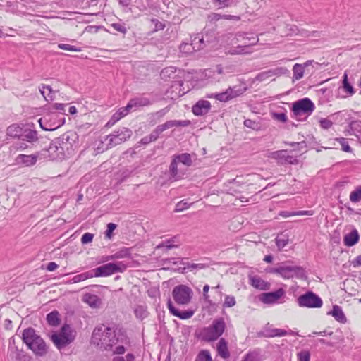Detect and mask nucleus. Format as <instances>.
<instances>
[{"label": "nucleus", "instance_id": "f257e3e1", "mask_svg": "<svg viewBox=\"0 0 361 361\" xmlns=\"http://www.w3.org/2000/svg\"><path fill=\"white\" fill-rule=\"evenodd\" d=\"M228 39L233 45L227 54L230 55H243L251 52L250 47L257 44L259 39L257 37H248L247 34L239 32L235 34H229Z\"/></svg>", "mask_w": 361, "mask_h": 361}, {"label": "nucleus", "instance_id": "f03ea898", "mask_svg": "<svg viewBox=\"0 0 361 361\" xmlns=\"http://www.w3.org/2000/svg\"><path fill=\"white\" fill-rule=\"evenodd\" d=\"M23 342L36 355L43 356L47 353V347L44 340L32 328L26 329L22 334Z\"/></svg>", "mask_w": 361, "mask_h": 361}, {"label": "nucleus", "instance_id": "7ed1b4c3", "mask_svg": "<svg viewBox=\"0 0 361 361\" xmlns=\"http://www.w3.org/2000/svg\"><path fill=\"white\" fill-rule=\"evenodd\" d=\"M92 341L104 350H110L115 343L114 334L110 328L104 325L99 326L92 333Z\"/></svg>", "mask_w": 361, "mask_h": 361}, {"label": "nucleus", "instance_id": "20e7f679", "mask_svg": "<svg viewBox=\"0 0 361 361\" xmlns=\"http://www.w3.org/2000/svg\"><path fill=\"white\" fill-rule=\"evenodd\" d=\"M171 295L173 300L178 305L186 307L191 303L194 293L189 286L179 284L173 288Z\"/></svg>", "mask_w": 361, "mask_h": 361}, {"label": "nucleus", "instance_id": "39448f33", "mask_svg": "<svg viewBox=\"0 0 361 361\" xmlns=\"http://www.w3.org/2000/svg\"><path fill=\"white\" fill-rule=\"evenodd\" d=\"M75 332L69 325H64L59 331L51 334V339L57 348L61 349L73 342Z\"/></svg>", "mask_w": 361, "mask_h": 361}, {"label": "nucleus", "instance_id": "423d86ee", "mask_svg": "<svg viewBox=\"0 0 361 361\" xmlns=\"http://www.w3.org/2000/svg\"><path fill=\"white\" fill-rule=\"evenodd\" d=\"M224 330L225 322L223 319H215L212 325L202 329V338L209 342L216 341L223 334Z\"/></svg>", "mask_w": 361, "mask_h": 361}, {"label": "nucleus", "instance_id": "0eeeda50", "mask_svg": "<svg viewBox=\"0 0 361 361\" xmlns=\"http://www.w3.org/2000/svg\"><path fill=\"white\" fill-rule=\"evenodd\" d=\"M124 269L125 267L121 262L108 263L93 269V275L95 277H105L117 272H123Z\"/></svg>", "mask_w": 361, "mask_h": 361}, {"label": "nucleus", "instance_id": "6e6552de", "mask_svg": "<svg viewBox=\"0 0 361 361\" xmlns=\"http://www.w3.org/2000/svg\"><path fill=\"white\" fill-rule=\"evenodd\" d=\"M315 109L314 103L309 98H303L293 103L292 111L295 116L312 114Z\"/></svg>", "mask_w": 361, "mask_h": 361}, {"label": "nucleus", "instance_id": "1a4fd4ad", "mask_svg": "<svg viewBox=\"0 0 361 361\" xmlns=\"http://www.w3.org/2000/svg\"><path fill=\"white\" fill-rule=\"evenodd\" d=\"M298 301L300 307L310 308L321 307L323 305L322 299L312 292H309L300 296Z\"/></svg>", "mask_w": 361, "mask_h": 361}, {"label": "nucleus", "instance_id": "9d476101", "mask_svg": "<svg viewBox=\"0 0 361 361\" xmlns=\"http://www.w3.org/2000/svg\"><path fill=\"white\" fill-rule=\"evenodd\" d=\"M243 94L240 90H235L233 88H228L225 92L216 94H208L207 97L209 99H216L222 102H228L235 98Z\"/></svg>", "mask_w": 361, "mask_h": 361}, {"label": "nucleus", "instance_id": "9b49d317", "mask_svg": "<svg viewBox=\"0 0 361 361\" xmlns=\"http://www.w3.org/2000/svg\"><path fill=\"white\" fill-rule=\"evenodd\" d=\"M286 294V291L283 288H279L276 291L264 293L259 296V300L264 304L276 303Z\"/></svg>", "mask_w": 361, "mask_h": 361}, {"label": "nucleus", "instance_id": "f8f14e48", "mask_svg": "<svg viewBox=\"0 0 361 361\" xmlns=\"http://www.w3.org/2000/svg\"><path fill=\"white\" fill-rule=\"evenodd\" d=\"M167 307H168L169 312L172 315H173L176 317H178L180 319H183V320L188 319L191 318L195 314V310H183V311L179 310L178 308H176L174 306L172 301L170 300L167 302Z\"/></svg>", "mask_w": 361, "mask_h": 361}, {"label": "nucleus", "instance_id": "ddd939ff", "mask_svg": "<svg viewBox=\"0 0 361 361\" xmlns=\"http://www.w3.org/2000/svg\"><path fill=\"white\" fill-rule=\"evenodd\" d=\"M269 157L276 160L280 164H293L295 159L288 154L286 150H278L269 154Z\"/></svg>", "mask_w": 361, "mask_h": 361}, {"label": "nucleus", "instance_id": "4468645a", "mask_svg": "<svg viewBox=\"0 0 361 361\" xmlns=\"http://www.w3.org/2000/svg\"><path fill=\"white\" fill-rule=\"evenodd\" d=\"M197 38H195L192 43H183L180 46V50L182 53L185 54H190L195 51L202 49V44L204 43L203 38H199L196 42Z\"/></svg>", "mask_w": 361, "mask_h": 361}, {"label": "nucleus", "instance_id": "2eb2a0df", "mask_svg": "<svg viewBox=\"0 0 361 361\" xmlns=\"http://www.w3.org/2000/svg\"><path fill=\"white\" fill-rule=\"evenodd\" d=\"M211 103L204 99L197 101L192 107V112L197 116L207 114L211 109Z\"/></svg>", "mask_w": 361, "mask_h": 361}, {"label": "nucleus", "instance_id": "dca6fc26", "mask_svg": "<svg viewBox=\"0 0 361 361\" xmlns=\"http://www.w3.org/2000/svg\"><path fill=\"white\" fill-rule=\"evenodd\" d=\"M302 271L299 267H282L276 269V273L283 279H288L302 273Z\"/></svg>", "mask_w": 361, "mask_h": 361}, {"label": "nucleus", "instance_id": "f3484780", "mask_svg": "<svg viewBox=\"0 0 361 361\" xmlns=\"http://www.w3.org/2000/svg\"><path fill=\"white\" fill-rule=\"evenodd\" d=\"M82 301L93 309L99 308L102 306V300L94 294L85 293L82 295Z\"/></svg>", "mask_w": 361, "mask_h": 361}, {"label": "nucleus", "instance_id": "a211bd4d", "mask_svg": "<svg viewBox=\"0 0 361 361\" xmlns=\"http://www.w3.org/2000/svg\"><path fill=\"white\" fill-rule=\"evenodd\" d=\"M248 279L250 284L256 289L260 290H267L270 288V283L263 280L259 276H249Z\"/></svg>", "mask_w": 361, "mask_h": 361}, {"label": "nucleus", "instance_id": "6ab92c4d", "mask_svg": "<svg viewBox=\"0 0 361 361\" xmlns=\"http://www.w3.org/2000/svg\"><path fill=\"white\" fill-rule=\"evenodd\" d=\"M38 156L35 154H19L17 156L16 161L17 164L23 166H31L36 164Z\"/></svg>", "mask_w": 361, "mask_h": 361}, {"label": "nucleus", "instance_id": "aec40b11", "mask_svg": "<svg viewBox=\"0 0 361 361\" xmlns=\"http://www.w3.org/2000/svg\"><path fill=\"white\" fill-rule=\"evenodd\" d=\"M360 240L358 231L354 228L351 232L343 237V243L345 246L352 247L357 244Z\"/></svg>", "mask_w": 361, "mask_h": 361}, {"label": "nucleus", "instance_id": "412c9836", "mask_svg": "<svg viewBox=\"0 0 361 361\" xmlns=\"http://www.w3.org/2000/svg\"><path fill=\"white\" fill-rule=\"evenodd\" d=\"M216 350L218 355L224 359H227L230 357V352L228 348V343L223 338L219 341L216 345Z\"/></svg>", "mask_w": 361, "mask_h": 361}, {"label": "nucleus", "instance_id": "4be33fe9", "mask_svg": "<svg viewBox=\"0 0 361 361\" xmlns=\"http://www.w3.org/2000/svg\"><path fill=\"white\" fill-rule=\"evenodd\" d=\"M331 314L334 317V319L341 323L345 324L347 322V318L341 307L338 305H334Z\"/></svg>", "mask_w": 361, "mask_h": 361}, {"label": "nucleus", "instance_id": "5701e85b", "mask_svg": "<svg viewBox=\"0 0 361 361\" xmlns=\"http://www.w3.org/2000/svg\"><path fill=\"white\" fill-rule=\"evenodd\" d=\"M23 133V128L18 124L14 123L9 126L6 129V135L7 136L16 138L20 137V136Z\"/></svg>", "mask_w": 361, "mask_h": 361}, {"label": "nucleus", "instance_id": "b1692460", "mask_svg": "<svg viewBox=\"0 0 361 361\" xmlns=\"http://www.w3.org/2000/svg\"><path fill=\"white\" fill-rule=\"evenodd\" d=\"M23 136V140H26L29 142H34L37 141L38 137H37V133L36 130H25L23 131L22 135Z\"/></svg>", "mask_w": 361, "mask_h": 361}, {"label": "nucleus", "instance_id": "393cba45", "mask_svg": "<svg viewBox=\"0 0 361 361\" xmlns=\"http://www.w3.org/2000/svg\"><path fill=\"white\" fill-rule=\"evenodd\" d=\"M305 68L300 63H295L293 68V78L296 80H300L304 76Z\"/></svg>", "mask_w": 361, "mask_h": 361}, {"label": "nucleus", "instance_id": "a878e982", "mask_svg": "<svg viewBox=\"0 0 361 361\" xmlns=\"http://www.w3.org/2000/svg\"><path fill=\"white\" fill-rule=\"evenodd\" d=\"M49 324L56 326L59 324V314L57 311H52L47 315Z\"/></svg>", "mask_w": 361, "mask_h": 361}, {"label": "nucleus", "instance_id": "bb28decb", "mask_svg": "<svg viewBox=\"0 0 361 361\" xmlns=\"http://www.w3.org/2000/svg\"><path fill=\"white\" fill-rule=\"evenodd\" d=\"M343 90L345 92H347L350 96H352L355 93L354 88L348 82L347 73H345L343 76Z\"/></svg>", "mask_w": 361, "mask_h": 361}, {"label": "nucleus", "instance_id": "cd10ccee", "mask_svg": "<svg viewBox=\"0 0 361 361\" xmlns=\"http://www.w3.org/2000/svg\"><path fill=\"white\" fill-rule=\"evenodd\" d=\"M131 109L128 108V104L125 107L120 108L112 116L114 121H119L126 116Z\"/></svg>", "mask_w": 361, "mask_h": 361}, {"label": "nucleus", "instance_id": "c85d7f7f", "mask_svg": "<svg viewBox=\"0 0 361 361\" xmlns=\"http://www.w3.org/2000/svg\"><path fill=\"white\" fill-rule=\"evenodd\" d=\"M148 104H149V102L146 99L136 98V99H130L129 101V102L128 103V108H130V109H132V108H133V107L145 106Z\"/></svg>", "mask_w": 361, "mask_h": 361}, {"label": "nucleus", "instance_id": "c756f323", "mask_svg": "<svg viewBox=\"0 0 361 361\" xmlns=\"http://www.w3.org/2000/svg\"><path fill=\"white\" fill-rule=\"evenodd\" d=\"M236 305L235 298L231 295H226L224 297L223 307L230 308L233 307Z\"/></svg>", "mask_w": 361, "mask_h": 361}, {"label": "nucleus", "instance_id": "7c9ffc66", "mask_svg": "<svg viewBox=\"0 0 361 361\" xmlns=\"http://www.w3.org/2000/svg\"><path fill=\"white\" fill-rule=\"evenodd\" d=\"M174 159H176L178 162H181L187 166H190L192 163L190 155L187 153L178 155L175 157Z\"/></svg>", "mask_w": 361, "mask_h": 361}, {"label": "nucleus", "instance_id": "2f4dec72", "mask_svg": "<svg viewBox=\"0 0 361 361\" xmlns=\"http://www.w3.org/2000/svg\"><path fill=\"white\" fill-rule=\"evenodd\" d=\"M350 200L353 203H357L361 200V186L352 191L350 195Z\"/></svg>", "mask_w": 361, "mask_h": 361}, {"label": "nucleus", "instance_id": "473e14b6", "mask_svg": "<svg viewBox=\"0 0 361 361\" xmlns=\"http://www.w3.org/2000/svg\"><path fill=\"white\" fill-rule=\"evenodd\" d=\"M94 276L93 274L90 271L84 272L80 274L76 275L73 278V281L74 283H78L80 281H85L88 279L92 278Z\"/></svg>", "mask_w": 361, "mask_h": 361}, {"label": "nucleus", "instance_id": "72a5a7b5", "mask_svg": "<svg viewBox=\"0 0 361 361\" xmlns=\"http://www.w3.org/2000/svg\"><path fill=\"white\" fill-rule=\"evenodd\" d=\"M40 92L46 100L53 99V97L50 95L52 93V90L50 86L42 85L40 88Z\"/></svg>", "mask_w": 361, "mask_h": 361}, {"label": "nucleus", "instance_id": "f704fd0d", "mask_svg": "<svg viewBox=\"0 0 361 361\" xmlns=\"http://www.w3.org/2000/svg\"><path fill=\"white\" fill-rule=\"evenodd\" d=\"M195 361H212L209 351L206 350L200 351Z\"/></svg>", "mask_w": 361, "mask_h": 361}, {"label": "nucleus", "instance_id": "c9c22d12", "mask_svg": "<svg viewBox=\"0 0 361 361\" xmlns=\"http://www.w3.org/2000/svg\"><path fill=\"white\" fill-rule=\"evenodd\" d=\"M298 361H310V353L307 350H302L297 353Z\"/></svg>", "mask_w": 361, "mask_h": 361}, {"label": "nucleus", "instance_id": "e433bc0d", "mask_svg": "<svg viewBox=\"0 0 361 361\" xmlns=\"http://www.w3.org/2000/svg\"><path fill=\"white\" fill-rule=\"evenodd\" d=\"M169 124L170 125V128L173 127H179V126H188L190 124V121L188 120L185 121H176V120H171L168 121Z\"/></svg>", "mask_w": 361, "mask_h": 361}, {"label": "nucleus", "instance_id": "4c0bfd02", "mask_svg": "<svg viewBox=\"0 0 361 361\" xmlns=\"http://www.w3.org/2000/svg\"><path fill=\"white\" fill-rule=\"evenodd\" d=\"M287 331L281 329H273L270 331V333L269 334V336L270 337H275V336H286Z\"/></svg>", "mask_w": 361, "mask_h": 361}, {"label": "nucleus", "instance_id": "58836bf2", "mask_svg": "<svg viewBox=\"0 0 361 361\" xmlns=\"http://www.w3.org/2000/svg\"><path fill=\"white\" fill-rule=\"evenodd\" d=\"M288 243V238L283 236V237H277L276 239V244L279 249H283L284 247L287 245Z\"/></svg>", "mask_w": 361, "mask_h": 361}, {"label": "nucleus", "instance_id": "ea45409f", "mask_svg": "<svg viewBox=\"0 0 361 361\" xmlns=\"http://www.w3.org/2000/svg\"><path fill=\"white\" fill-rule=\"evenodd\" d=\"M58 47L61 49L69 51H80V48H77L75 46L68 44H59Z\"/></svg>", "mask_w": 361, "mask_h": 361}, {"label": "nucleus", "instance_id": "a19ab883", "mask_svg": "<svg viewBox=\"0 0 361 361\" xmlns=\"http://www.w3.org/2000/svg\"><path fill=\"white\" fill-rule=\"evenodd\" d=\"M337 141L341 145L342 149L344 152H349L351 151L350 147L349 146L348 142L345 138H338Z\"/></svg>", "mask_w": 361, "mask_h": 361}, {"label": "nucleus", "instance_id": "79ce46f5", "mask_svg": "<svg viewBox=\"0 0 361 361\" xmlns=\"http://www.w3.org/2000/svg\"><path fill=\"white\" fill-rule=\"evenodd\" d=\"M116 228V225L114 223H109L107 224V229L105 232L106 238L111 239L114 231Z\"/></svg>", "mask_w": 361, "mask_h": 361}, {"label": "nucleus", "instance_id": "37998d69", "mask_svg": "<svg viewBox=\"0 0 361 361\" xmlns=\"http://www.w3.org/2000/svg\"><path fill=\"white\" fill-rule=\"evenodd\" d=\"M319 125L322 128H323L324 130H327V129H329L332 126L333 123L331 120H329L328 118H321L319 120Z\"/></svg>", "mask_w": 361, "mask_h": 361}, {"label": "nucleus", "instance_id": "c03bdc74", "mask_svg": "<svg viewBox=\"0 0 361 361\" xmlns=\"http://www.w3.org/2000/svg\"><path fill=\"white\" fill-rule=\"evenodd\" d=\"M190 207V204H188L186 202L183 200L178 202L176 205L175 212H182L185 209H187Z\"/></svg>", "mask_w": 361, "mask_h": 361}, {"label": "nucleus", "instance_id": "a18cd8bd", "mask_svg": "<svg viewBox=\"0 0 361 361\" xmlns=\"http://www.w3.org/2000/svg\"><path fill=\"white\" fill-rule=\"evenodd\" d=\"M94 235L90 233H85L81 238V243L82 244H87L91 243L93 240Z\"/></svg>", "mask_w": 361, "mask_h": 361}, {"label": "nucleus", "instance_id": "49530a36", "mask_svg": "<svg viewBox=\"0 0 361 361\" xmlns=\"http://www.w3.org/2000/svg\"><path fill=\"white\" fill-rule=\"evenodd\" d=\"M240 181L237 180L236 179H233L231 181L228 182V185L230 187V190H233V192H236L239 191V185Z\"/></svg>", "mask_w": 361, "mask_h": 361}, {"label": "nucleus", "instance_id": "de8ad7c7", "mask_svg": "<svg viewBox=\"0 0 361 361\" xmlns=\"http://www.w3.org/2000/svg\"><path fill=\"white\" fill-rule=\"evenodd\" d=\"M178 161L176 159H173L170 165V171L173 176H176L178 173Z\"/></svg>", "mask_w": 361, "mask_h": 361}, {"label": "nucleus", "instance_id": "09e8293b", "mask_svg": "<svg viewBox=\"0 0 361 361\" xmlns=\"http://www.w3.org/2000/svg\"><path fill=\"white\" fill-rule=\"evenodd\" d=\"M241 361H258L257 356L253 353L246 354L242 359Z\"/></svg>", "mask_w": 361, "mask_h": 361}, {"label": "nucleus", "instance_id": "8fccbe9b", "mask_svg": "<svg viewBox=\"0 0 361 361\" xmlns=\"http://www.w3.org/2000/svg\"><path fill=\"white\" fill-rule=\"evenodd\" d=\"M314 214L312 210H300L293 212L294 216H312Z\"/></svg>", "mask_w": 361, "mask_h": 361}, {"label": "nucleus", "instance_id": "3c124183", "mask_svg": "<svg viewBox=\"0 0 361 361\" xmlns=\"http://www.w3.org/2000/svg\"><path fill=\"white\" fill-rule=\"evenodd\" d=\"M274 118L283 123L286 122L288 120L287 116L284 113L274 114Z\"/></svg>", "mask_w": 361, "mask_h": 361}, {"label": "nucleus", "instance_id": "603ef678", "mask_svg": "<svg viewBox=\"0 0 361 361\" xmlns=\"http://www.w3.org/2000/svg\"><path fill=\"white\" fill-rule=\"evenodd\" d=\"M171 128L170 125L169 124V122L166 121L164 124L159 125L157 127V131L159 133H162L163 131L166 130V129Z\"/></svg>", "mask_w": 361, "mask_h": 361}, {"label": "nucleus", "instance_id": "864d4df0", "mask_svg": "<svg viewBox=\"0 0 361 361\" xmlns=\"http://www.w3.org/2000/svg\"><path fill=\"white\" fill-rule=\"evenodd\" d=\"M126 352V348L123 345H119L115 348L113 353L115 355H123Z\"/></svg>", "mask_w": 361, "mask_h": 361}, {"label": "nucleus", "instance_id": "5fc2aeb1", "mask_svg": "<svg viewBox=\"0 0 361 361\" xmlns=\"http://www.w3.org/2000/svg\"><path fill=\"white\" fill-rule=\"evenodd\" d=\"M113 27L116 30H117L121 33H123V34H125L127 31L126 28L124 26H123L122 25L118 24V23L113 24Z\"/></svg>", "mask_w": 361, "mask_h": 361}, {"label": "nucleus", "instance_id": "6e6d98bb", "mask_svg": "<svg viewBox=\"0 0 361 361\" xmlns=\"http://www.w3.org/2000/svg\"><path fill=\"white\" fill-rule=\"evenodd\" d=\"M58 268V264L54 262H51L47 264V269L49 271H54Z\"/></svg>", "mask_w": 361, "mask_h": 361}, {"label": "nucleus", "instance_id": "4d7b16f0", "mask_svg": "<svg viewBox=\"0 0 361 361\" xmlns=\"http://www.w3.org/2000/svg\"><path fill=\"white\" fill-rule=\"evenodd\" d=\"M353 265L354 267L361 266V255H358L354 259Z\"/></svg>", "mask_w": 361, "mask_h": 361}, {"label": "nucleus", "instance_id": "13d9d810", "mask_svg": "<svg viewBox=\"0 0 361 361\" xmlns=\"http://www.w3.org/2000/svg\"><path fill=\"white\" fill-rule=\"evenodd\" d=\"M53 108L56 110L63 111L65 109V104L62 103H55L53 105Z\"/></svg>", "mask_w": 361, "mask_h": 361}, {"label": "nucleus", "instance_id": "bf43d9fd", "mask_svg": "<svg viewBox=\"0 0 361 361\" xmlns=\"http://www.w3.org/2000/svg\"><path fill=\"white\" fill-rule=\"evenodd\" d=\"M209 290V286L206 284L203 287V296L205 300H207L209 298L208 292Z\"/></svg>", "mask_w": 361, "mask_h": 361}, {"label": "nucleus", "instance_id": "052dcab7", "mask_svg": "<svg viewBox=\"0 0 361 361\" xmlns=\"http://www.w3.org/2000/svg\"><path fill=\"white\" fill-rule=\"evenodd\" d=\"M280 216H281L283 218H288L290 216H293V212H290L288 211H282L280 212Z\"/></svg>", "mask_w": 361, "mask_h": 361}, {"label": "nucleus", "instance_id": "680f3d73", "mask_svg": "<svg viewBox=\"0 0 361 361\" xmlns=\"http://www.w3.org/2000/svg\"><path fill=\"white\" fill-rule=\"evenodd\" d=\"M197 268L202 269L203 268V266L202 264H191L188 265V269H190V271Z\"/></svg>", "mask_w": 361, "mask_h": 361}, {"label": "nucleus", "instance_id": "e2e57ef3", "mask_svg": "<svg viewBox=\"0 0 361 361\" xmlns=\"http://www.w3.org/2000/svg\"><path fill=\"white\" fill-rule=\"evenodd\" d=\"M164 25L161 23V22H159V21H156V23H155V27H156V30H164Z\"/></svg>", "mask_w": 361, "mask_h": 361}, {"label": "nucleus", "instance_id": "0e129e2a", "mask_svg": "<svg viewBox=\"0 0 361 361\" xmlns=\"http://www.w3.org/2000/svg\"><path fill=\"white\" fill-rule=\"evenodd\" d=\"M153 140H155V138L152 139V137H145L142 139V142L144 144H147Z\"/></svg>", "mask_w": 361, "mask_h": 361}, {"label": "nucleus", "instance_id": "69168bd1", "mask_svg": "<svg viewBox=\"0 0 361 361\" xmlns=\"http://www.w3.org/2000/svg\"><path fill=\"white\" fill-rule=\"evenodd\" d=\"M68 111L72 115L76 114L78 112L76 107L74 106H70Z\"/></svg>", "mask_w": 361, "mask_h": 361}, {"label": "nucleus", "instance_id": "338daca9", "mask_svg": "<svg viewBox=\"0 0 361 361\" xmlns=\"http://www.w3.org/2000/svg\"><path fill=\"white\" fill-rule=\"evenodd\" d=\"M127 361H134L135 357L132 353H128L126 356Z\"/></svg>", "mask_w": 361, "mask_h": 361}, {"label": "nucleus", "instance_id": "774afa93", "mask_svg": "<svg viewBox=\"0 0 361 361\" xmlns=\"http://www.w3.org/2000/svg\"><path fill=\"white\" fill-rule=\"evenodd\" d=\"M272 257L271 255H266L264 258V260L267 263H271L272 262Z\"/></svg>", "mask_w": 361, "mask_h": 361}]
</instances>
